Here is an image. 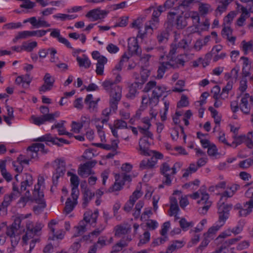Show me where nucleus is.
Segmentation results:
<instances>
[{
	"mask_svg": "<svg viewBox=\"0 0 253 253\" xmlns=\"http://www.w3.org/2000/svg\"><path fill=\"white\" fill-rule=\"evenodd\" d=\"M71 127V133L78 134L81 132L83 127V124L82 123L74 121L72 123Z\"/></svg>",
	"mask_w": 253,
	"mask_h": 253,
	"instance_id": "nucleus-50",
	"label": "nucleus"
},
{
	"mask_svg": "<svg viewBox=\"0 0 253 253\" xmlns=\"http://www.w3.org/2000/svg\"><path fill=\"white\" fill-rule=\"evenodd\" d=\"M53 17L56 19H60L62 21H65L67 20H71L77 17L76 15H70L63 13H58L53 15Z\"/></svg>",
	"mask_w": 253,
	"mask_h": 253,
	"instance_id": "nucleus-49",
	"label": "nucleus"
},
{
	"mask_svg": "<svg viewBox=\"0 0 253 253\" xmlns=\"http://www.w3.org/2000/svg\"><path fill=\"white\" fill-rule=\"evenodd\" d=\"M91 164L86 163L81 166L78 169V174L82 177H85L93 174L91 169Z\"/></svg>",
	"mask_w": 253,
	"mask_h": 253,
	"instance_id": "nucleus-28",
	"label": "nucleus"
},
{
	"mask_svg": "<svg viewBox=\"0 0 253 253\" xmlns=\"http://www.w3.org/2000/svg\"><path fill=\"white\" fill-rule=\"evenodd\" d=\"M208 154L209 156L216 158L219 154L218 150L214 144H212L208 148Z\"/></svg>",
	"mask_w": 253,
	"mask_h": 253,
	"instance_id": "nucleus-56",
	"label": "nucleus"
},
{
	"mask_svg": "<svg viewBox=\"0 0 253 253\" xmlns=\"http://www.w3.org/2000/svg\"><path fill=\"white\" fill-rule=\"evenodd\" d=\"M44 84L40 87L41 92H45L52 89L55 82V78L49 73H46L43 77Z\"/></svg>",
	"mask_w": 253,
	"mask_h": 253,
	"instance_id": "nucleus-18",
	"label": "nucleus"
},
{
	"mask_svg": "<svg viewBox=\"0 0 253 253\" xmlns=\"http://www.w3.org/2000/svg\"><path fill=\"white\" fill-rule=\"evenodd\" d=\"M67 175L70 177V180L72 189L75 190L77 189L79 185V179L78 176L74 172L72 171H68L67 172Z\"/></svg>",
	"mask_w": 253,
	"mask_h": 253,
	"instance_id": "nucleus-33",
	"label": "nucleus"
},
{
	"mask_svg": "<svg viewBox=\"0 0 253 253\" xmlns=\"http://www.w3.org/2000/svg\"><path fill=\"white\" fill-rule=\"evenodd\" d=\"M108 13V12L105 10L94 9L89 11L85 17L91 21H95L104 18Z\"/></svg>",
	"mask_w": 253,
	"mask_h": 253,
	"instance_id": "nucleus-16",
	"label": "nucleus"
},
{
	"mask_svg": "<svg viewBox=\"0 0 253 253\" xmlns=\"http://www.w3.org/2000/svg\"><path fill=\"white\" fill-rule=\"evenodd\" d=\"M131 240V238H128L127 242H123L121 241L120 242L116 244L112 249V252H117L122 249V248L127 245V243Z\"/></svg>",
	"mask_w": 253,
	"mask_h": 253,
	"instance_id": "nucleus-59",
	"label": "nucleus"
},
{
	"mask_svg": "<svg viewBox=\"0 0 253 253\" xmlns=\"http://www.w3.org/2000/svg\"><path fill=\"white\" fill-rule=\"evenodd\" d=\"M189 105V100L188 97L185 94H182L177 103L178 107H186Z\"/></svg>",
	"mask_w": 253,
	"mask_h": 253,
	"instance_id": "nucleus-55",
	"label": "nucleus"
},
{
	"mask_svg": "<svg viewBox=\"0 0 253 253\" xmlns=\"http://www.w3.org/2000/svg\"><path fill=\"white\" fill-rule=\"evenodd\" d=\"M170 207L169 211V216H174L175 219L178 218L177 217L178 213L179 211V209L177 205V202L176 198L174 196H171L170 198Z\"/></svg>",
	"mask_w": 253,
	"mask_h": 253,
	"instance_id": "nucleus-26",
	"label": "nucleus"
},
{
	"mask_svg": "<svg viewBox=\"0 0 253 253\" xmlns=\"http://www.w3.org/2000/svg\"><path fill=\"white\" fill-rule=\"evenodd\" d=\"M45 152H46V150L44 149L43 144L40 143L34 144L28 149L29 154L33 159L38 158L39 153H44Z\"/></svg>",
	"mask_w": 253,
	"mask_h": 253,
	"instance_id": "nucleus-19",
	"label": "nucleus"
},
{
	"mask_svg": "<svg viewBox=\"0 0 253 253\" xmlns=\"http://www.w3.org/2000/svg\"><path fill=\"white\" fill-rule=\"evenodd\" d=\"M99 101V98H94L92 94H88L85 99V103L89 109L94 110L97 107Z\"/></svg>",
	"mask_w": 253,
	"mask_h": 253,
	"instance_id": "nucleus-29",
	"label": "nucleus"
},
{
	"mask_svg": "<svg viewBox=\"0 0 253 253\" xmlns=\"http://www.w3.org/2000/svg\"><path fill=\"white\" fill-rule=\"evenodd\" d=\"M179 224L181 227L184 230H187L190 227L194 225L192 222H188L185 218H182L179 221Z\"/></svg>",
	"mask_w": 253,
	"mask_h": 253,
	"instance_id": "nucleus-63",
	"label": "nucleus"
},
{
	"mask_svg": "<svg viewBox=\"0 0 253 253\" xmlns=\"http://www.w3.org/2000/svg\"><path fill=\"white\" fill-rule=\"evenodd\" d=\"M60 116V113L59 111H56L52 114H45L41 116L33 115L29 120L32 124L40 126L44 124L46 122L53 121L55 118L59 117Z\"/></svg>",
	"mask_w": 253,
	"mask_h": 253,
	"instance_id": "nucleus-12",
	"label": "nucleus"
},
{
	"mask_svg": "<svg viewBox=\"0 0 253 253\" xmlns=\"http://www.w3.org/2000/svg\"><path fill=\"white\" fill-rule=\"evenodd\" d=\"M56 224L57 221L55 220H51L48 224V227L53 236L51 239L52 240H54L55 239L62 240L65 235V233L63 231H60L57 234H55V226Z\"/></svg>",
	"mask_w": 253,
	"mask_h": 253,
	"instance_id": "nucleus-27",
	"label": "nucleus"
},
{
	"mask_svg": "<svg viewBox=\"0 0 253 253\" xmlns=\"http://www.w3.org/2000/svg\"><path fill=\"white\" fill-rule=\"evenodd\" d=\"M5 109L7 116H4V120L8 125H10L11 124V121L14 119L13 110L12 107L8 106L6 107Z\"/></svg>",
	"mask_w": 253,
	"mask_h": 253,
	"instance_id": "nucleus-41",
	"label": "nucleus"
},
{
	"mask_svg": "<svg viewBox=\"0 0 253 253\" xmlns=\"http://www.w3.org/2000/svg\"><path fill=\"white\" fill-rule=\"evenodd\" d=\"M217 138L219 142L228 146H231V144L228 143L226 137L225 133L223 131H221L219 132Z\"/></svg>",
	"mask_w": 253,
	"mask_h": 253,
	"instance_id": "nucleus-58",
	"label": "nucleus"
},
{
	"mask_svg": "<svg viewBox=\"0 0 253 253\" xmlns=\"http://www.w3.org/2000/svg\"><path fill=\"white\" fill-rule=\"evenodd\" d=\"M222 227L219 224H216L210 228L204 234V238L207 239L209 241L212 240L215 236L216 232Z\"/></svg>",
	"mask_w": 253,
	"mask_h": 253,
	"instance_id": "nucleus-31",
	"label": "nucleus"
},
{
	"mask_svg": "<svg viewBox=\"0 0 253 253\" xmlns=\"http://www.w3.org/2000/svg\"><path fill=\"white\" fill-rule=\"evenodd\" d=\"M118 140L115 139L112 141L111 145L105 144L103 143H96L94 144V145L101 148L106 150H115L118 147Z\"/></svg>",
	"mask_w": 253,
	"mask_h": 253,
	"instance_id": "nucleus-43",
	"label": "nucleus"
},
{
	"mask_svg": "<svg viewBox=\"0 0 253 253\" xmlns=\"http://www.w3.org/2000/svg\"><path fill=\"white\" fill-rule=\"evenodd\" d=\"M32 192V197H31V193L30 191H27L25 194V197L21 198L20 203H23L24 206L25 203L29 201L35 202L38 204L37 206L34 208V211L38 212L39 211L45 208V203L43 199V193L42 191H31Z\"/></svg>",
	"mask_w": 253,
	"mask_h": 253,
	"instance_id": "nucleus-7",
	"label": "nucleus"
},
{
	"mask_svg": "<svg viewBox=\"0 0 253 253\" xmlns=\"http://www.w3.org/2000/svg\"><path fill=\"white\" fill-rule=\"evenodd\" d=\"M103 229L104 228H102L101 230L98 229L95 230L87 236H84L83 237L84 240L85 241H89L90 242L94 240L99 235L100 232L103 230Z\"/></svg>",
	"mask_w": 253,
	"mask_h": 253,
	"instance_id": "nucleus-48",
	"label": "nucleus"
},
{
	"mask_svg": "<svg viewBox=\"0 0 253 253\" xmlns=\"http://www.w3.org/2000/svg\"><path fill=\"white\" fill-rule=\"evenodd\" d=\"M245 225V221L244 220L240 221L237 224V225L233 228V229L231 230L232 232L235 234H238L240 233L244 227Z\"/></svg>",
	"mask_w": 253,
	"mask_h": 253,
	"instance_id": "nucleus-57",
	"label": "nucleus"
},
{
	"mask_svg": "<svg viewBox=\"0 0 253 253\" xmlns=\"http://www.w3.org/2000/svg\"><path fill=\"white\" fill-rule=\"evenodd\" d=\"M199 184L200 181L196 179L192 182L185 184L183 188L185 189H196L199 188Z\"/></svg>",
	"mask_w": 253,
	"mask_h": 253,
	"instance_id": "nucleus-61",
	"label": "nucleus"
},
{
	"mask_svg": "<svg viewBox=\"0 0 253 253\" xmlns=\"http://www.w3.org/2000/svg\"><path fill=\"white\" fill-rule=\"evenodd\" d=\"M30 216L31 214H21L19 216L16 217L14 219V223L10 227L7 228L6 232L7 235L9 236L11 239L12 246L16 245L20 240L19 230L20 228V225L21 222L26 218L29 217Z\"/></svg>",
	"mask_w": 253,
	"mask_h": 253,
	"instance_id": "nucleus-6",
	"label": "nucleus"
},
{
	"mask_svg": "<svg viewBox=\"0 0 253 253\" xmlns=\"http://www.w3.org/2000/svg\"><path fill=\"white\" fill-rule=\"evenodd\" d=\"M103 194L102 191H83V206L85 207L91 199H95L97 205H99L101 201L100 198Z\"/></svg>",
	"mask_w": 253,
	"mask_h": 253,
	"instance_id": "nucleus-13",
	"label": "nucleus"
},
{
	"mask_svg": "<svg viewBox=\"0 0 253 253\" xmlns=\"http://www.w3.org/2000/svg\"><path fill=\"white\" fill-rule=\"evenodd\" d=\"M98 215V211L96 210L93 212L87 211L84 214V219L80 222L79 225L74 229V237L82 235L85 231L89 229L91 226H93Z\"/></svg>",
	"mask_w": 253,
	"mask_h": 253,
	"instance_id": "nucleus-4",
	"label": "nucleus"
},
{
	"mask_svg": "<svg viewBox=\"0 0 253 253\" xmlns=\"http://www.w3.org/2000/svg\"><path fill=\"white\" fill-rule=\"evenodd\" d=\"M233 87V82L229 81L226 85L222 89L221 93L220 94L221 98L226 99L228 97V93Z\"/></svg>",
	"mask_w": 253,
	"mask_h": 253,
	"instance_id": "nucleus-47",
	"label": "nucleus"
},
{
	"mask_svg": "<svg viewBox=\"0 0 253 253\" xmlns=\"http://www.w3.org/2000/svg\"><path fill=\"white\" fill-rule=\"evenodd\" d=\"M130 229V227H125L124 226H118L115 228V235L120 236L121 235L127 233Z\"/></svg>",
	"mask_w": 253,
	"mask_h": 253,
	"instance_id": "nucleus-52",
	"label": "nucleus"
},
{
	"mask_svg": "<svg viewBox=\"0 0 253 253\" xmlns=\"http://www.w3.org/2000/svg\"><path fill=\"white\" fill-rule=\"evenodd\" d=\"M245 135H241L238 136L234 138V140L231 144L230 147H236L237 146L241 144L242 143H244L246 139Z\"/></svg>",
	"mask_w": 253,
	"mask_h": 253,
	"instance_id": "nucleus-54",
	"label": "nucleus"
},
{
	"mask_svg": "<svg viewBox=\"0 0 253 253\" xmlns=\"http://www.w3.org/2000/svg\"><path fill=\"white\" fill-rule=\"evenodd\" d=\"M189 16L191 17V18L193 20V22L197 24L199 23V18L198 16V14L196 12H186L184 13V16H180L177 20V26L178 28H182L187 25V21L186 20V17L188 19Z\"/></svg>",
	"mask_w": 253,
	"mask_h": 253,
	"instance_id": "nucleus-17",
	"label": "nucleus"
},
{
	"mask_svg": "<svg viewBox=\"0 0 253 253\" xmlns=\"http://www.w3.org/2000/svg\"><path fill=\"white\" fill-rule=\"evenodd\" d=\"M128 48L129 52L132 54H138L141 52L138 44L137 40L135 38L129 39L128 42Z\"/></svg>",
	"mask_w": 253,
	"mask_h": 253,
	"instance_id": "nucleus-25",
	"label": "nucleus"
},
{
	"mask_svg": "<svg viewBox=\"0 0 253 253\" xmlns=\"http://www.w3.org/2000/svg\"><path fill=\"white\" fill-rule=\"evenodd\" d=\"M253 105V97L248 93H245L241 95L240 108L242 112L248 114Z\"/></svg>",
	"mask_w": 253,
	"mask_h": 253,
	"instance_id": "nucleus-14",
	"label": "nucleus"
},
{
	"mask_svg": "<svg viewBox=\"0 0 253 253\" xmlns=\"http://www.w3.org/2000/svg\"><path fill=\"white\" fill-rule=\"evenodd\" d=\"M158 23L157 18H155L145 25L144 30H143L142 27L143 25V21L141 18H138L134 20L131 24V27L133 28L138 30L139 35L143 36L146 34H151L153 28L155 27L156 24Z\"/></svg>",
	"mask_w": 253,
	"mask_h": 253,
	"instance_id": "nucleus-10",
	"label": "nucleus"
},
{
	"mask_svg": "<svg viewBox=\"0 0 253 253\" xmlns=\"http://www.w3.org/2000/svg\"><path fill=\"white\" fill-rule=\"evenodd\" d=\"M234 191H220L217 194L219 199L217 203V212L219 215L218 224L222 226L229 216V212L232 209V205L226 202L227 198L232 197Z\"/></svg>",
	"mask_w": 253,
	"mask_h": 253,
	"instance_id": "nucleus-2",
	"label": "nucleus"
},
{
	"mask_svg": "<svg viewBox=\"0 0 253 253\" xmlns=\"http://www.w3.org/2000/svg\"><path fill=\"white\" fill-rule=\"evenodd\" d=\"M142 195L141 191H134L132 195L130 197L129 201L126 204L124 210L126 211H130L133 207L135 201Z\"/></svg>",
	"mask_w": 253,
	"mask_h": 253,
	"instance_id": "nucleus-24",
	"label": "nucleus"
},
{
	"mask_svg": "<svg viewBox=\"0 0 253 253\" xmlns=\"http://www.w3.org/2000/svg\"><path fill=\"white\" fill-rule=\"evenodd\" d=\"M110 105L112 108H116V105L121 97V88L117 86H115L111 92Z\"/></svg>",
	"mask_w": 253,
	"mask_h": 253,
	"instance_id": "nucleus-23",
	"label": "nucleus"
},
{
	"mask_svg": "<svg viewBox=\"0 0 253 253\" xmlns=\"http://www.w3.org/2000/svg\"><path fill=\"white\" fill-rule=\"evenodd\" d=\"M232 31L228 26H224L222 32V35L223 37L226 38L229 42H234L235 38L231 36Z\"/></svg>",
	"mask_w": 253,
	"mask_h": 253,
	"instance_id": "nucleus-39",
	"label": "nucleus"
},
{
	"mask_svg": "<svg viewBox=\"0 0 253 253\" xmlns=\"http://www.w3.org/2000/svg\"><path fill=\"white\" fill-rule=\"evenodd\" d=\"M242 13L237 22V25L239 26H242L244 25L245 20L248 17L249 14L248 10L244 7L242 8Z\"/></svg>",
	"mask_w": 253,
	"mask_h": 253,
	"instance_id": "nucleus-51",
	"label": "nucleus"
},
{
	"mask_svg": "<svg viewBox=\"0 0 253 253\" xmlns=\"http://www.w3.org/2000/svg\"><path fill=\"white\" fill-rule=\"evenodd\" d=\"M46 188V183L44 177L42 176H39L37 184L35 185V190H41Z\"/></svg>",
	"mask_w": 253,
	"mask_h": 253,
	"instance_id": "nucleus-53",
	"label": "nucleus"
},
{
	"mask_svg": "<svg viewBox=\"0 0 253 253\" xmlns=\"http://www.w3.org/2000/svg\"><path fill=\"white\" fill-rule=\"evenodd\" d=\"M171 135L172 139L175 140H176L179 137L182 136L185 142L186 135L183 134V128L180 126H177L173 128L171 130Z\"/></svg>",
	"mask_w": 253,
	"mask_h": 253,
	"instance_id": "nucleus-35",
	"label": "nucleus"
},
{
	"mask_svg": "<svg viewBox=\"0 0 253 253\" xmlns=\"http://www.w3.org/2000/svg\"><path fill=\"white\" fill-rule=\"evenodd\" d=\"M237 209H240L239 215L241 216H247L249 215L253 210V201L250 200L244 204L243 207L241 208L240 205L236 206Z\"/></svg>",
	"mask_w": 253,
	"mask_h": 253,
	"instance_id": "nucleus-21",
	"label": "nucleus"
},
{
	"mask_svg": "<svg viewBox=\"0 0 253 253\" xmlns=\"http://www.w3.org/2000/svg\"><path fill=\"white\" fill-rule=\"evenodd\" d=\"M0 170L2 176L6 181H10L12 179V175L6 169V164L5 162H0Z\"/></svg>",
	"mask_w": 253,
	"mask_h": 253,
	"instance_id": "nucleus-37",
	"label": "nucleus"
},
{
	"mask_svg": "<svg viewBox=\"0 0 253 253\" xmlns=\"http://www.w3.org/2000/svg\"><path fill=\"white\" fill-rule=\"evenodd\" d=\"M143 122L146 125L145 128L140 127L139 128L143 134V137L139 141V153L144 156H151V160H143L141 163L142 168H152L157 163V160L162 158V155L156 151H151L149 149L150 144L149 139H151L152 134L147 130L150 126V120L147 118L143 119Z\"/></svg>",
	"mask_w": 253,
	"mask_h": 253,
	"instance_id": "nucleus-1",
	"label": "nucleus"
},
{
	"mask_svg": "<svg viewBox=\"0 0 253 253\" xmlns=\"http://www.w3.org/2000/svg\"><path fill=\"white\" fill-rule=\"evenodd\" d=\"M31 80L32 79L29 75H25L17 77L15 83L24 87H26L29 86Z\"/></svg>",
	"mask_w": 253,
	"mask_h": 253,
	"instance_id": "nucleus-32",
	"label": "nucleus"
},
{
	"mask_svg": "<svg viewBox=\"0 0 253 253\" xmlns=\"http://www.w3.org/2000/svg\"><path fill=\"white\" fill-rule=\"evenodd\" d=\"M241 239V237H238L236 238H232L226 241L222 247H226L228 249V252H229V246L235 244ZM231 250V249H230Z\"/></svg>",
	"mask_w": 253,
	"mask_h": 253,
	"instance_id": "nucleus-60",
	"label": "nucleus"
},
{
	"mask_svg": "<svg viewBox=\"0 0 253 253\" xmlns=\"http://www.w3.org/2000/svg\"><path fill=\"white\" fill-rule=\"evenodd\" d=\"M77 61L80 67L85 68H88L91 64L90 61L85 54L83 55L81 57L77 56Z\"/></svg>",
	"mask_w": 253,
	"mask_h": 253,
	"instance_id": "nucleus-36",
	"label": "nucleus"
},
{
	"mask_svg": "<svg viewBox=\"0 0 253 253\" xmlns=\"http://www.w3.org/2000/svg\"><path fill=\"white\" fill-rule=\"evenodd\" d=\"M166 95V88L162 86H156L152 90L151 98L145 95L142 98V104L143 105H146L149 102L150 106H155L158 103L159 98Z\"/></svg>",
	"mask_w": 253,
	"mask_h": 253,
	"instance_id": "nucleus-11",
	"label": "nucleus"
},
{
	"mask_svg": "<svg viewBox=\"0 0 253 253\" xmlns=\"http://www.w3.org/2000/svg\"><path fill=\"white\" fill-rule=\"evenodd\" d=\"M189 196L196 201L199 213L205 214L211 205L209 194L206 191H195Z\"/></svg>",
	"mask_w": 253,
	"mask_h": 253,
	"instance_id": "nucleus-5",
	"label": "nucleus"
},
{
	"mask_svg": "<svg viewBox=\"0 0 253 253\" xmlns=\"http://www.w3.org/2000/svg\"><path fill=\"white\" fill-rule=\"evenodd\" d=\"M172 196H174L179 199V205L181 208H185L188 204L189 201L188 200V196L182 195L180 191H175L173 194Z\"/></svg>",
	"mask_w": 253,
	"mask_h": 253,
	"instance_id": "nucleus-30",
	"label": "nucleus"
},
{
	"mask_svg": "<svg viewBox=\"0 0 253 253\" xmlns=\"http://www.w3.org/2000/svg\"><path fill=\"white\" fill-rule=\"evenodd\" d=\"M184 246L182 241H175L173 242L167 249L168 253H172L174 251L181 248Z\"/></svg>",
	"mask_w": 253,
	"mask_h": 253,
	"instance_id": "nucleus-40",
	"label": "nucleus"
},
{
	"mask_svg": "<svg viewBox=\"0 0 253 253\" xmlns=\"http://www.w3.org/2000/svg\"><path fill=\"white\" fill-rule=\"evenodd\" d=\"M150 239V234L149 232H145L143 235L140 237L138 245L140 246L142 244L148 243Z\"/></svg>",
	"mask_w": 253,
	"mask_h": 253,
	"instance_id": "nucleus-64",
	"label": "nucleus"
},
{
	"mask_svg": "<svg viewBox=\"0 0 253 253\" xmlns=\"http://www.w3.org/2000/svg\"><path fill=\"white\" fill-rule=\"evenodd\" d=\"M63 195L61 200L67 197L65 203L64 211L66 213H70L77 204V200L80 194L79 191H63Z\"/></svg>",
	"mask_w": 253,
	"mask_h": 253,
	"instance_id": "nucleus-9",
	"label": "nucleus"
},
{
	"mask_svg": "<svg viewBox=\"0 0 253 253\" xmlns=\"http://www.w3.org/2000/svg\"><path fill=\"white\" fill-rule=\"evenodd\" d=\"M26 224V231L22 238V240L25 244H29L30 249L31 250L39 240V236L41 234L43 224L41 222L34 224L31 221H27Z\"/></svg>",
	"mask_w": 253,
	"mask_h": 253,
	"instance_id": "nucleus-3",
	"label": "nucleus"
},
{
	"mask_svg": "<svg viewBox=\"0 0 253 253\" xmlns=\"http://www.w3.org/2000/svg\"><path fill=\"white\" fill-rule=\"evenodd\" d=\"M241 48L245 54H248L253 50V43L251 41H243L241 42Z\"/></svg>",
	"mask_w": 253,
	"mask_h": 253,
	"instance_id": "nucleus-42",
	"label": "nucleus"
},
{
	"mask_svg": "<svg viewBox=\"0 0 253 253\" xmlns=\"http://www.w3.org/2000/svg\"><path fill=\"white\" fill-rule=\"evenodd\" d=\"M24 51L31 52L37 46L36 41L25 42L22 43Z\"/></svg>",
	"mask_w": 253,
	"mask_h": 253,
	"instance_id": "nucleus-44",
	"label": "nucleus"
},
{
	"mask_svg": "<svg viewBox=\"0 0 253 253\" xmlns=\"http://www.w3.org/2000/svg\"><path fill=\"white\" fill-rule=\"evenodd\" d=\"M181 164L179 163L175 164L172 168H170L168 163H164L161 167V172L162 174L164 175L166 178L165 181L159 186V188H168V186L170 185L171 183V176L174 175L176 172V168H180Z\"/></svg>",
	"mask_w": 253,
	"mask_h": 253,
	"instance_id": "nucleus-8",
	"label": "nucleus"
},
{
	"mask_svg": "<svg viewBox=\"0 0 253 253\" xmlns=\"http://www.w3.org/2000/svg\"><path fill=\"white\" fill-rule=\"evenodd\" d=\"M170 227V224L169 221L166 222L163 224L161 231V234L163 236V237L156 239L152 243L154 246L163 244L167 240V234Z\"/></svg>",
	"mask_w": 253,
	"mask_h": 253,
	"instance_id": "nucleus-20",
	"label": "nucleus"
},
{
	"mask_svg": "<svg viewBox=\"0 0 253 253\" xmlns=\"http://www.w3.org/2000/svg\"><path fill=\"white\" fill-rule=\"evenodd\" d=\"M32 37V31H23L18 32L13 39L14 43L17 42L19 40L26 39Z\"/></svg>",
	"mask_w": 253,
	"mask_h": 253,
	"instance_id": "nucleus-34",
	"label": "nucleus"
},
{
	"mask_svg": "<svg viewBox=\"0 0 253 253\" xmlns=\"http://www.w3.org/2000/svg\"><path fill=\"white\" fill-rule=\"evenodd\" d=\"M25 179L21 183V189L25 190L28 188L32 184V178L29 174H25Z\"/></svg>",
	"mask_w": 253,
	"mask_h": 253,
	"instance_id": "nucleus-46",
	"label": "nucleus"
},
{
	"mask_svg": "<svg viewBox=\"0 0 253 253\" xmlns=\"http://www.w3.org/2000/svg\"><path fill=\"white\" fill-rule=\"evenodd\" d=\"M253 133L252 132L249 133L246 136V139L245 140L244 143L246 144V146L250 149H253Z\"/></svg>",
	"mask_w": 253,
	"mask_h": 253,
	"instance_id": "nucleus-62",
	"label": "nucleus"
},
{
	"mask_svg": "<svg viewBox=\"0 0 253 253\" xmlns=\"http://www.w3.org/2000/svg\"><path fill=\"white\" fill-rule=\"evenodd\" d=\"M116 181L114 185L115 190H119L122 188H128V184L130 181V177L126 174H118L115 177Z\"/></svg>",
	"mask_w": 253,
	"mask_h": 253,
	"instance_id": "nucleus-15",
	"label": "nucleus"
},
{
	"mask_svg": "<svg viewBox=\"0 0 253 253\" xmlns=\"http://www.w3.org/2000/svg\"><path fill=\"white\" fill-rule=\"evenodd\" d=\"M198 137L200 140V142L204 148H209L211 145L212 144V143H211L209 139L208 138L207 134H204L200 132L197 133Z\"/></svg>",
	"mask_w": 253,
	"mask_h": 253,
	"instance_id": "nucleus-38",
	"label": "nucleus"
},
{
	"mask_svg": "<svg viewBox=\"0 0 253 253\" xmlns=\"http://www.w3.org/2000/svg\"><path fill=\"white\" fill-rule=\"evenodd\" d=\"M40 141H48L57 145H62L64 144H68L69 142L62 138H57L52 136L50 134H46L39 138Z\"/></svg>",
	"mask_w": 253,
	"mask_h": 253,
	"instance_id": "nucleus-22",
	"label": "nucleus"
},
{
	"mask_svg": "<svg viewBox=\"0 0 253 253\" xmlns=\"http://www.w3.org/2000/svg\"><path fill=\"white\" fill-rule=\"evenodd\" d=\"M99 121L100 119L99 118H94L93 120V122H94V124L95 125L97 128L98 132L99 133V135H100L101 141L102 142H104L105 141V137L104 132L102 131V129L103 128V125H99L98 124V122Z\"/></svg>",
	"mask_w": 253,
	"mask_h": 253,
	"instance_id": "nucleus-45",
	"label": "nucleus"
}]
</instances>
